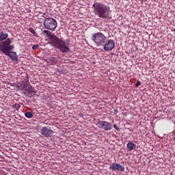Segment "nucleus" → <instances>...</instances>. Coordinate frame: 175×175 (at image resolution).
Listing matches in <instances>:
<instances>
[{"instance_id": "1", "label": "nucleus", "mask_w": 175, "mask_h": 175, "mask_svg": "<svg viewBox=\"0 0 175 175\" xmlns=\"http://www.w3.org/2000/svg\"><path fill=\"white\" fill-rule=\"evenodd\" d=\"M43 33H46V35H47V36L50 38L53 46H54V47H55L56 49L60 50L61 53H66V54H68V53L70 52V49H69V47L66 44V41L59 38L49 30H44L43 31Z\"/></svg>"}, {"instance_id": "2", "label": "nucleus", "mask_w": 175, "mask_h": 175, "mask_svg": "<svg viewBox=\"0 0 175 175\" xmlns=\"http://www.w3.org/2000/svg\"><path fill=\"white\" fill-rule=\"evenodd\" d=\"M94 13L100 18H105L107 16V7L101 3H94Z\"/></svg>"}, {"instance_id": "3", "label": "nucleus", "mask_w": 175, "mask_h": 175, "mask_svg": "<svg viewBox=\"0 0 175 175\" xmlns=\"http://www.w3.org/2000/svg\"><path fill=\"white\" fill-rule=\"evenodd\" d=\"M43 25L45 29H48L49 31H55V29L58 27V23H57V20L53 18H46L44 21Z\"/></svg>"}, {"instance_id": "4", "label": "nucleus", "mask_w": 175, "mask_h": 175, "mask_svg": "<svg viewBox=\"0 0 175 175\" xmlns=\"http://www.w3.org/2000/svg\"><path fill=\"white\" fill-rule=\"evenodd\" d=\"M10 43H12L10 38H8L6 40L0 42V51L3 53V54L10 53V51L14 49V46L10 45Z\"/></svg>"}, {"instance_id": "5", "label": "nucleus", "mask_w": 175, "mask_h": 175, "mask_svg": "<svg viewBox=\"0 0 175 175\" xmlns=\"http://www.w3.org/2000/svg\"><path fill=\"white\" fill-rule=\"evenodd\" d=\"M92 40L96 46H103V43H105V40H106V36H105L103 33L99 32L93 35Z\"/></svg>"}, {"instance_id": "6", "label": "nucleus", "mask_w": 175, "mask_h": 175, "mask_svg": "<svg viewBox=\"0 0 175 175\" xmlns=\"http://www.w3.org/2000/svg\"><path fill=\"white\" fill-rule=\"evenodd\" d=\"M40 133L45 137H51L54 132L53 131V130L47 129V127H43L40 130Z\"/></svg>"}, {"instance_id": "7", "label": "nucleus", "mask_w": 175, "mask_h": 175, "mask_svg": "<svg viewBox=\"0 0 175 175\" xmlns=\"http://www.w3.org/2000/svg\"><path fill=\"white\" fill-rule=\"evenodd\" d=\"M5 55H8V57H10L12 61H18V56L17 55V53L16 52L10 51L7 52V53H4Z\"/></svg>"}, {"instance_id": "8", "label": "nucleus", "mask_w": 175, "mask_h": 175, "mask_svg": "<svg viewBox=\"0 0 175 175\" xmlns=\"http://www.w3.org/2000/svg\"><path fill=\"white\" fill-rule=\"evenodd\" d=\"M97 126L98 128H103L105 131H108L109 129V124L105 121H99L97 122Z\"/></svg>"}, {"instance_id": "9", "label": "nucleus", "mask_w": 175, "mask_h": 175, "mask_svg": "<svg viewBox=\"0 0 175 175\" xmlns=\"http://www.w3.org/2000/svg\"><path fill=\"white\" fill-rule=\"evenodd\" d=\"M110 167L113 170H120V172H124V170H125V167H124V166L118 163L113 164Z\"/></svg>"}, {"instance_id": "10", "label": "nucleus", "mask_w": 175, "mask_h": 175, "mask_svg": "<svg viewBox=\"0 0 175 175\" xmlns=\"http://www.w3.org/2000/svg\"><path fill=\"white\" fill-rule=\"evenodd\" d=\"M48 63L51 65H57L58 63V59L55 57H51L48 59Z\"/></svg>"}, {"instance_id": "11", "label": "nucleus", "mask_w": 175, "mask_h": 175, "mask_svg": "<svg viewBox=\"0 0 175 175\" xmlns=\"http://www.w3.org/2000/svg\"><path fill=\"white\" fill-rule=\"evenodd\" d=\"M9 38V34L3 31H0V42H3V40H8Z\"/></svg>"}, {"instance_id": "12", "label": "nucleus", "mask_w": 175, "mask_h": 175, "mask_svg": "<svg viewBox=\"0 0 175 175\" xmlns=\"http://www.w3.org/2000/svg\"><path fill=\"white\" fill-rule=\"evenodd\" d=\"M135 148H136V145H135L132 142H129L127 144L128 151H132L133 150H135Z\"/></svg>"}, {"instance_id": "13", "label": "nucleus", "mask_w": 175, "mask_h": 175, "mask_svg": "<svg viewBox=\"0 0 175 175\" xmlns=\"http://www.w3.org/2000/svg\"><path fill=\"white\" fill-rule=\"evenodd\" d=\"M104 50H105V51H110V40H108L107 43L105 44Z\"/></svg>"}, {"instance_id": "14", "label": "nucleus", "mask_w": 175, "mask_h": 175, "mask_svg": "<svg viewBox=\"0 0 175 175\" xmlns=\"http://www.w3.org/2000/svg\"><path fill=\"white\" fill-rule=\"evenodd\" d=\"M25 116L27 118H32L33 117V112H26Z\"/></svg>"}, {"instance_id": "15", "label": "nucleus", "mask_w": 175, "mask_h": 175, "mask_svg": "<svg viewBox=\"0 0 175 175\" xmlns=\"http://www.w3.org/2000/svg\"><path fill=\"white\" fill-rule=\"evenodd\" d=\"M26 92H27V94H29V95H30V94H33V93L35 92V91L33 90V88H29V89H27V90H26Z\"/></svg>"}, {"instance_id": "16", "label": "nucleus", "mask_w": 175, "mask_h": 175, "mask_svg": "<svg viewBox=\"0 0 175 175\" xmlns=\"http://www.w3.org/2000/svg\"><path fill=\"white\" fill-rule=\"evenodd\" d=\"M110 44H111L110 50L111 51L115 47L114 41L113 40H110Z\"/></svg>"}, {"instance_id": "17", "label": "nucleus", "mask_w": 175, "mask_h": 175, "mask_svg": "<svg viewBox=\"0 0 175 175\" xmlns=\"http://www.w3.org/2000/svg\"><path fill=\"white\" fill-rule=\"evenodd\" d=\"M29 32H31V33H33V35H34V36H36V31H35V29H33V28L30 27L29 29Z\"/></svg>"}, {"instance_id": "18", "label": "nucleus", "mask_w": 175, "mask_h": 175, "mask_svg": "<svg viewBox=\"0 0 175 175\" xmlns=\"http://www.w3.org/2000/svg\"><path fill=\"white\" fill-rule=\"evenodd\" d=\"M26 85H29V78L28 75H27Z\"/></svg>"}, {"instance_id": "19", "label": "nucleus", "mask_w": 175, "mask_h": 175, "mask_svg": "<svg viewBox=\"0 0 175 175\" xmlns=\"http://www.w3.org/2000/svg\"><path fill=\"white\" fill-rule=\"evenodd\" d=\"M139 85H142V82H140V81H137L135 87H139Z\"/></svg>"}, {"instance_id": "20", "label": "nucleus", "mask_w": 175, "mask_h": 175, "mask_svg": "<svg viewBox=\"0 0 175 175\" xmlns=\"http://www.w3.org/2000/svg\"><path fill=\"white\" fill-rule=\"evenodd\" d=\"M38 49H39V45H33L32 46V50H36Z\"/></svg>"}, {"instance_id": "21", "label": "nucleus", "mask_w": 175, "mask_h": 175, "mask_svg": "<svg viewBox=\"0 0 175 175\" xmlns=\"http://www.w3.org/2000/svg\"><path fill=\"white\" fill-rule=\"evenodd\" d=\"M113 128H115V129H116V131H118V129H120V128H118V126H117V124H114V125H113Z\"/></svg>"}, {"instance_id": "22", "label": "nucleus", "mask_w": 175, "mask_h": 175, "mask_svg": "<svg viewBox=\"0 0 175 175\" xmlns=\"http://www.w3.org/2000/svg\"><path fill=\"white\" fill-rule=\"evenodd\" d=\"M25 88H23V90H25Z\"/></svg>"}]
</instances>
